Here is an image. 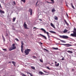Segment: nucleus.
<instances>
[{"label":"nucleus","mask_w":76,"mask_h":76,"mask_svg":"<svg viewBox=\"0 0 76 76\" xmlns=\"http://www.w3.org/2000/svg\"><path fill=\"white\" fill-rule=\"evenodd\" d=\"M12 3H13L14 5H16V2H15V1H14L12 2Z\"/></svg>","instance_id":"obj_32"},{"label":"nucleus","mask_w":76,"mask_h":76,"mask_svg":"<svg viewBox=\"0 0 76 76\" xmlns=\"http://www.w3.org/2000/svg\"><path fill=\"white\" fill-rule=\"evenodd\" d=\"M39 74H41V75H42V74H44V73H43V72H42L41 71H39Z\"/></svg>","instance_id":"obj_24"},{"label":"nucleus","mask_w":76,"mask_h":76,"mask_svg":"<svg viewBox=\"0 0 76 76\" xmlns=\"http://www.w3.org/2000/svg\"><path fill=\"white\" fill-rule=\"evenodd\" d=\"M28 12L30 13V15H32V10L31 9H29Z\"/></svg>","instance_id":"obj_8"},{"label":"nucleus","mask_w":76,"mask_h":76,"mask_svg":"<svg viewBox=\"0 0 76 76\" xmlns=\"http://www.w3.org/2000/svg\"><path fill=\"white\" fill-rule=\"evenodd\" d=\"M63 45H66V44H63Z\"/></svg>","instance_id":"obj_49"},{"label":"nucleus","mask_w":76,"mask_h":76,"mask_svg":"<svg viewBox=\"0 0 76 76\" xmlns=\"http://www.w3.org/2000/svg\"><path fill=\"white\" fill-rule=\"evenodd\" d=\"M67 32V30L66 29H65L64 31V33H66V32Z\"/></svg>","instance_id":"obj_27"},{"label":"nucleus","mask_w":76,"mask_h":76,"mask_svg":"<svg viewBox=\"0 0 76 76\" xmlns=\"http://www.w3.org/2000/svg\"><path fill=\"white\" fill-rule=\"evenodd\" d=\"M52 2H48V1H47V3H54V0H50Z\"/></svg>","instance_id":"obj_10"},{"label":"nucleus","mask_w":76,"mask_h":76,"mask_svg":"<svg viewBox=\"0 0 76 76\" xmlns=\"http://www.w3.org/2000/svg\"><path fill=\"white\" fill-rule=\"evenodd\" d=\"M54 18L55 20H58V18H57L56 16H55L54 17Z\"/></svg>","instance_id":"obj_26"},{"label":"nucleus","mask_w":76,"mask_h":76,"mask_svg":"<svg viewBox=\"0 0 76 76\" xmlns=\"http://www.w3.org/2000/svg\"><path fill=\"white\" fill-rule=\"evenodd\" d=\"M66 15L67 17H69V16L68 15V14L67 13H66Z\"/></svg>","instance_id":"obj_43"},{"label":"nucleus","mask_w":76,"mask_h":76,"mask_svg":"<svg viewBox=\"0 0 76 76\" xmlns=\"http://www.w3.org/2000/svg\"><path fill=\"white\" fill-rule=\"evenodd\" d=\"M39 61L40 62H41V63H42V62H43V61H42V60L41 59H39Z\"/></svg>","instance_id":"obj_34"},{"label":"nucleus","mask_w":76,"mask_h":76,"mask_svg":"<svg viewBox=\"0 0 76 76\" xmlns=\"http://www.w3.org/2000/svg\"><path fill=\"white\" fill-rule=\"evenodd\" d=\"M0 13H3L4 14L5 13V12L4 11H2L0 9Z\"/></svg>","instance_id":"obj_13"},{"label":"nucleus","mask_w":76,"mask_h":76,"mask_svg":"<svg viewBox=\"0 0 76 76\" xmlns=\"http://www.w3.org/2000/svg\"><path fill=\"white\" fill-rule=\"evenodd\" d=\"M27 74H29V75H30V76H33V75H32V74L29 73V72H27Z\"/></svg>","instance_id":"obj_22"},{"label":"nucleus","mask_w":76,"mask_h":76,"mask_svg":"<svg viewBox=\"0 0 76 76\" xmlns=\"http://www.w3.org/2000/svg\"><path fill=\"white\" fill-rule=\"evenodd\" d=\"M0 63H1V62L0 61Z\"/></svg>","instance_id":"obj_54"},{"label":"nucleus","mask_w":76,"mask_h":76,"mask_svg":"<svg viewBox=\"0 0 76 76\" xmlns=\"http://www.w3.org/2000/svg\"><path fill=\"white\" fill-rule=\"evenodd\" d=\"M2 50L4 51H7V49H2Z\"/></svg>","instance_id":"obj_31"},{"label":"nucleus","mask_w":76,"mask_h":76,"mask_svg":"<svg viewBox=\"0 0 76 76\" xmlns=\"http://www.w3.org/2000/svg\"><path fill=\"white\" fill-rule=\"evenodd\" d=\"M72 71H74V69H72Z\"/></svg>","instance_id":"obj_48"},{"label":"nucleus","mask_w":76,"mask_h":76,"mask_svg":"<svg viewBox=\"0 0 76 76\" xmlns=\"http://www.w3.org/2000/svg\"><path fill=\"white\" fill-rule=\"evenodd\" d=\"M9 63L11 64V61H9L8 62V64H9Z\"/></svg>","instance_id":"obj_44"},{"label":"nucleus","mask_w":76,"mask_h":76,"mask_svg":"<svg viewBox=\"0 0 76 76\" xmlns=\"http://www.w3.org/2000/svg\"><path fill=\"white\" fill-rule=\"evenodd\" d=\"M16 18H15V17H14L13 18V22H15V20H16Z\"/></svg>","instance_id":"obj_23"},{"label":"nucleus","mask_w":76,"mask_h":76,"mask_svg":"<svg viewBox=\"0 0 76 76\" xmlns=\"http://www.w3.org/2000/svg\"><path fill=\"white\" fill-rule=\"evenodd\" d=\"M15 40H16L17 41H19V40H18V39L17 38H15Z\"/></svg>","instance_id":"obj_33"},{"label":"nucleus","mask_w":76,"mask_h":76,"mask_svg":"<svg viewBox=\"0 0 76 76\" xmlns=\"http://www.w3.org/2000/svg\"><path fill=\"white\" fill-rule=\"evenodd\" d=\"M66 45H67L66 47H70L72 46V45H70L69 44H65Z\"/></svg>","instance_id":"obj_14"},{"label":"nucleus","mask_w":76,"mask_h":76,"mask_svg":"<svg viewBox=\"0 0 76 76\" xmlns=\"http://www.w3.org/2000/svg\"><path fill=\"white\" fill-rule=\"evenodd\" d=\"M12 47L10 48H9V51H12V50H15V49H16V47L15 46V43H14L12 45Z\"/></svg>","instance_id":"obj_2"},{"label":"nucleus","mask_w":76,"mask_h":76,"mask_svg":"<svg viewBox=\"0 0 76 76\" xmlns=\"http://www.w3.org/2000/svg\"><path fill=\"white\" fill-rule=\"evenodd\" d=\"M0 8H1V9H2V7L1 6V4H0Z\"/></svg>","instance_id":"obj_39"},{"label":"nucleus","mask_w":76,"mask_h":76,"mask_svg":"<svg viewBox=\"0 0 76 76\" xmlns=\"http://www.w3.org/2000/svg\"><path fill=\"white\" fill-rule=\"evenodd\" d=\"M67 53H71V54H72V53H73V52L70 50H68L67 51Z\"/></svg>","instance_id":"obj_16"},{"label":"nucleus","mask_w":76,"mask_h":76,"mask_svg":"<svg viewBox=\"0 0 76 76\" xmlns=\"http://www.w3.org/2000/svg\"><path fill=\"white\" fill-rule=\"evenodd\" d=\"M21 1H23V2H24V3H25V0H21Z\"/></svg>","instance_id":"obj_35"},{"label":"nucleus","mask_w":76,"mask_h":76,"mask_svg":"<svg viewBox=\"0 0 76 76\" xmlns=\"http://www.w3.org/2000/svg\"><path fill=\"white\" fill-rule=\"evenodd\" d=\"M50 25H51V26H52V27H53V28L54 29H55L56 28L54 26V25H53V23H51Z\"/></svg>","instance_id":"obj_11"},{"label":"nucleus","mask_w":76,"mask_h":76,"mask_svg":"<svg viewBox=\"0 0 76 76\" xmlns=\"http://www.w3.org/2000/svg\"><path fill=\"white\" fill-rule=\"evenodd\" d=\"M23 45H24V43L23 41L21 42V51L22 53H23Z\"/></svg>","instance_id":"obj_5"},{"label":"nucleus","mask_w":76,"mask_h":76,"mask_svg":"<svg viewBox=\"0 0 76 76\" xmlns=\"http://www.w3.org/2000/svg\"><path fill=\"white\" fill-rule=\"evenodd\" d=\"M41 44H42V43H41Z\"/></svg>","instance_id":"obj_53"},{"label":"nucleus","mask_w":76,"mask_h":76,"mask_svg":"<svg viewBox=\"0 0 76 76\" xmlns=\"http://www.w3.org/2000/svg\"><path fill=\"white\" fill-rule=\"evenodd\" d=\"M47 68L49 70H51V69H50V68L49 67H48V66H47Z\"/></svg>","instance_id":"obj_37"},{"label":"nucleus","mask_w":76,"mask_h":76,"mask_svg":"<svg viewBox=\"0 0 76 76\" xmlns=\"http://www.w3.org/2000/svg\"><path fill=\"white\" fill-rule=\"evenodd\" d=\"M12 63L13 64V65L15 66V64H16V62H14V61H12Z\"/></svg>","instance_id":"obj_20"},{"label":"nucleus","mask_w":76,"mask_h":76,"mask_svg":"<svg viewBox=\"0 0 76 76\" xmlns=\"http://www.w3.org/2000/svg\"><path fill=\"white\" fill-rule=\"evenodd\" d=\"M21 75H22V76H26V75H25L23 73H21Z\"/></svg>","instance_id":"obj_28"},{"label":"nucleus","mask_w":76,"mask_h":76,"mask_svg":"<svg viewBox=\"0 0 76 76\" xmlns=\"http://www.w3.org/2000/svg\"><path fill=\"white\" fill-rule=\"evenodd\" d=\"M56 11V10H55V9L54 8H53L52 9V12H53V13H54V12Z\"/></svg>","instance_id":"obj_18"},{"label":"nucleus","mask_w":76,"mask_h":76,"mask_svg":"<svg viewBox=\"0 0 76 76\" xmlns=\"http://www.w3.org/2000/svg\"><path fill=\"white\" fill-rule=\"evenodd\" d=\"M55 65L56 67H58L59 66V63H58L57 64H55Z\"/></svg>","instance_id":"obj_25"},{"label":"nucleus","mask_w":76,"mask_h":76,"mask_svg":"<svg viewBox=\"0 0 76 76\" xmlns=\"http://www.w3.org/2000/svg\"><path fill=\"white\" fill-rule=\"evenodd\" d=\"M23 26L24 27L25 29H28V27L27 26V24H26V22H24Z\"/></svg>","instance_id":"obj_7"},{"label":"nucleus","mask_w":76,"mask_h":76,"mask_svg":"<svg viewBox=\"0 0 76 76\" xmlns=\"http://www.w3.org/2000/svg\"><path fill=\"white\" fill-rule=\"evenodd\" d=\"M38 29V28H37L36 27H34V28H33V29Z\"/></svg>","instance_id":"obj_40"},{"label":"nucleus","mask_w":76,"mask_h":76,"mask_svg":"<svg viewBox=\"0 0 76 76\" xmlns=\"http://www.w3.org/2000/svg\"><path fill=\"white\" fill-rule=\"evenodd\" d=\"M2 37L4 41H5V38H4L3 36L2 35Z\"/></svg>","instance_id":"obj_30"},{"label":"nucleus","mask_w":76,"mask_h":76,"mask_svg":"<svg viewBox=\"0 0 76 76\" xmlns=\"http://www.w3.org/2000/svg\"><path fill=\"white\" fill-rule=\"evenodd\" d=\"M61 60H64V58H62Z\"/></svg>","instance_id":"obj_46"},{"label":"nucleus","mask_w":76,"mask_h":76,"mask_svg":"<svg viewBox=\"0 0 76 76\" xmlns=\"http://www.w3.org/2000/svg\"><path fill=\"white\" fill-rule=\"evenodd\" d=\"M39 35L41 36H42L43 37L45 38V39L46 40H47V38L46 37H45V35H44L41 34H39Z\"/></svg>","instance_id":"obj_9"},{"label":"nucleus","mask_w":76,"mask_h":76,"mask_svg":"<svg viewBox=\"0 0 76 76\" xmlns=\"http://www.w3.org/2000/svg\"><path fill=\"white\" fill-rule=\"evenodd\" d=\"M66 6H67V7H68V5H66Z\"/></svg>","instance_id":"obj_51"},{"label":"nucleus","mask_w":76,"mask_h":76,"mask_svg":"<svg viewBox=\"0 0 76 76\" xmlns=\"http://www.w3.org/2000/svg\"><path fill=\"white\" fill-rule=\"evenodd\" d=\"M44 72H45V73H47V72L46 71H44Z\"/></svg>","instance_id":"obj_42"},{"label":"nucleus","mask_w":76,"mask_h":76,"mask_svg":"<svg viewBox=\"0 0 76 76\" xmlns=\"http://www.w3.org/2000/svg\"><path fill=\"white\" fill-rule=\"evenodd\" d=\"M55 64H56V63H57V62H55Z\"/></svg>","instance_id":"obj_50"},{"label":"nucleus","mask_w":76,"mask_h":76,"mask_svg":"<svg viewBox=\"0 0 76 76\" xmlns=\"http://www.w3.org/2000/svg\"><path fill=\"white\" fill-rule=\"evenodd\" d=\"M61 45H63V44H61Z\"/></svg>","instance_id":"obj_52"},{"label":"nucleus","mask_w":76,"mask_h":76,"mask_svg":"<svg viewBox=\"0 0 76 76\" xmlns=\"http://www.w3.org/2000/svg\"><path fill=\"white\" fill-rule=\"evenodd\" d=\"M5 36L7 37L8 36V34L7 33H6V34L5 35Z\"/></svg>","instance_id":"obj_38"},{"label":"nucleus","mask_w":76,"mask_h":76,"mask_svg":"<svg viewBox=\"0 0 76 76\" xmlns=\"http://www.w3.org/2000/svg\"><path fill=\"white\" fill-rule=\"evenodd\" d=\"M33 57L34 58H36V56H33Z\"/></svg>","instance_id":"obj_45"},{"label":"nucleus","mask_w":76,"mask_h":76,"mask_svg":"<svg viewBox=\"0 0 76 76\" xmlns=\"http://www.w3.org/2000/svg\"><path fill=\"white\" fill-rule=\"evenodd\" d=\"M71 5L72 8H73V9H75V7H74V6L73 5V4H72V3H71Z\"/></svg>","instance_id":"obj_19"},{"label":"nucleus","mask_w":76,"mask_h":76,"mask_svg":"<svg viewBox=\"0 0 76 76\" xmlns=\"http://www.w3.org/2000/svg\"><path fill=\"white\" fill-rule=\"evenodd\" d=\"M52 49H53V50H58V48L57 47V48H55V47H53L52 48Z\"/></svg>","instance_id":"obj_15"},{"label":"nucleus","mask_w":76,"mask_h":76,"mask_svg":"<svg viewBox=\"0 0 76 76\" xmlns=\"http://www.w3.org/2000/svg\"><path fill=\"white\" fill-rule=\"evenodd\" d=\"M73 34H71L70 36L73 37H76V28H74V31H73Z\"/></svg>","instance_id":"obj_1"},{"label":"nucleus","mask_w":76,"mask_h":76,"mask_svg":"<svg viewBox=\"0 0 76 76\" xmlns=\"http://www.w3.org/2000/svg\"><path fill=\"white\" fill-rule=\"evenodd\" d=\"M59 37L61 38H63V39H68V38H69V37L68 36L65 35H60Z\"/></svg>","instance_id":"obj_6"},{"label":"nucleus","mask_w":76,"mask_h":76,"mask_svg":"<svg viewBox=\"0 0 76 76\" xmlns=\"http://www.w3.org/2000/svg\"><path fill=\"white\" fill-rule=\"evenodd\" d=\"M30 51H31V50L29 49H26V50H25L24 51V53L26 54L25 55H28Z\"/></svg>","instance_id":"obj_4"},{"label":"nucleus","mask_w":76,"mask_h":76,"mask_svg":"<svg viewBox=\"0 0 76 76\" xmlns=\"http://www.w3.org/2000/svg\"><path fill=\"white\" fill-rule=\"evenodd\" d=\"M41 30H42V31H43V32H44V33L45 34H46H46L48 37V38L49 39H50V35H49V33H48V32H46V31H45V29H44L42 28H41Z\"/></svg>","instance_id":"obj_3"},{"label":"nucleus","mask_w":76,"mask_h":76,"mask_svg":"<svg viewBox=\"0 0 76 76\" xmlns=\"http://www.w3.org/2000/svg\"><path fill=\"white\" fill-rule=\"evenodd\" d=\"M39 20H40L41 21H42V20L41 19H39Z\"/></svg>","instance_id":"obj_41"},{"label":"nucleus","mask_w":76,"mask_h":76,"mask_svg":"<svg viewBox=\"0 0 76 76\" xmlns=\"http://www.w3.org/2000/svg\"><path fill=\"white\" fill-rule=\"evenodd\" d=\"M31 69H33V70H35V67L33 66H31Z\"/></svg>","instance_id":"obj_29"},{"label":"nucleus","mask_w":76,"mask_h":76,"mask_svg":"<svg viewBox=\"0 0 76 76\" xmlns=\"http://www.w3.org/2000/svg\"><path fill=\"white\" fill-rule=\"evenodd\" d=\"M49 32L50 33H52V34H56V32L54 31H49Z\"/></svg>","instance_id":"obj_17"},{"label":"nucleus","mask_w":76,"mask_h":76,"mask_svg":"<svg viewBox=\"0 0 76 76\" xmlns=\"http://www.w3.org/2000/svg\"><path fill=\"white\" fill-rule=\"evenodd\" d=\"M44 50H45V51H48V50H47V49L45 48H44Z\"/></svg>","instance_id":"obj_36"},{"label":"nucleus","mask_w":76,"mask_h":76,"mask_svg":"<svg viewBox=\"0 0 76 76\" xmlns=\"http://www.w3.org/2000/svg\"><path fill=\"white\" fill-rule=\"evenodd\" d=\"M60 40L61 42H64V43H66V41H64V40H62L61 39H60Z\"/></svg>","instance_id":"obj_21"},{"label":"nucleus","mask_w":76,"mask_h":76,"mask_svg":"<svg viewBox=\"0 0 76 76\" xmlns=\"http://www.w3.org/2000/svg\"><path fill=\"white\" fill-rule=\"evenodd\" d=\"M64 22L65 23H66V25H67L68 26L69 25V23H67V22L66 21V20L65 19L64 20Z\"/></svg>","instance_id":"obj_12"},{"label":"nucleus","mask_w":76,"mask_h":76,"mask_svg":"<svg viewBox=\"0 0 76 76\" xmlns=\"http://www.w3.org/2000/svg\"><path fill=\"white\" fill-rule=\"evenodd\" d=\"M38 1H37L36 3V5H37V3H38Z\"/></svg>","instance_id":"obj_47"}]
</instances>
